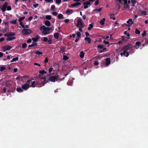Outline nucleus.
<instances>
[{
  "instance_id": "nucleus-1",
  "label": "nucleus",
  "mask_w": 148,
  "mask_h": 148,
  "mask_svg": "<svg viewBox=\"0 0 148 148\" xmlns=\"http://www.w3.org/2000/svg\"><path fill=\"white\" fill-rule=\"evenodd\" d=\"M135 47L136 49H138V47H137L136 46L134 45V46L131 43L125 45L123 47V49L124 50H126V51H127L128 50H130V49H133V48Z\"/></svg>"
},
{
  "instance_id": "nucleus-2",
  "label": "nucleus",
  "mask_w": 148,
  "mask_h": 148,
  "mask_svg": "<svg viewBox=\"0 0 148 148\" xmlns=\"http://www.w3.org/2000/svg\"><path fill=\"white\" fill-rule=\"evenodd\" d=\"M59 78L58 75H55L53 76H50L49 77V80L51 82H54L58 81V79Z\"/></svg>"
},
{
  "instance_id": "nucleus-3",
  "label": "nucleus",
  "mask_w": 148,
  "mask_h": 148,
  "mask_svg": "<svg viewBox=\"0 0 148 148\" xmlns=\"http://www.w3.org/2000/svg\"><path fill=\"white\" fill-rule=\"evenodd\" d=\"M32 32L29 29H23L22 31V32L23 34L27 35L32 33Z\"/></svg>"
},
{
  "instance_id": "nucleus-4",
  "label": "nucleus",
  "mask_w": 148,
  "mask_h": 148,
  "mask_svg": "<svg viewBox=\"0 0 148 148\" xmlns=\"http://www.w3.org/2000/svg\"><path fill=\"white\" fill-rule=\"evenodd\" d=\"M76 26L78 27H83V25L82 23V21L81 19L78 20Z\"/></svg>"
},
{
  "instance_id": "nucleus-5",
  "label": "nucleus",
  "mask_w": 148,
  "mask_h": 148,
  "mask_svg": "<svg viewBox=\"0 0 148 148\" xmlns=\"http://www.w3.org/2000/svg\"><path fill=\"white\" fill-rule=\"evenodd\" d=\"M45 28H46V29L44 30V31H42V34L44 35L49 34L50 33L49 31L50 29L49 28V27H47Z\"/></svg>"
},
{
  "instance_id": "nucleus-6",
  "label": "nucleus",
  "mask_w": 148,
  "mask_h": 148,
  "mask_svg": "<svg viewBox=\"0 0 148 148\" xmlns=\"http://www.w3.org/2000/svg\"><path fill=\"white\" fill-rule=\"evenodd\" d=\"M43 41L45 42H48V43L49 44H51L52 43L53 41L51 39L48 40V38L46 37H44L43 38Z\"/></svg>"
},
{
  "instance_id": "nucleus-7",
  "label": "nucleus",
  "mask_w": 148,
  "mask_h": 148,
  "mask_svg": "<svg viewBox=\"0 0 148 148\" xmlns=\"http://www.w3.org/2000/svg\"><path fill=\"white\" fill-rule=\"evenodd\" d=\"M8 3L6 2L1 7V9L3 12H4L6 11V8L8 6Z\"/></svg>"
},
{
  "instance_id": "nucleus-8",
  "label": "nucleus",
  "mask_w": 148,
  "mask_h": 148,
  "mask_svg": "<svg viewBox=\"0 0 148 148\" xmlns=\"http://www.w3.org/2000/svg\"><path fill=\"white\" fill-rule=\"evenodd\" d=\"M127 23H128V24H126L125 25L127 26H129L130 24L133 25L134 23L131 18L129 19L128 21H127Z\"/></svg>"
},
{
  "instance_id": "nucleus-9",
  "label": "nucleus",
  "mask_w": 148,
  "mask_h": 148,
  "mask_svg": "<svg viewBox=\"0 0 148 148\" xmlns=\"http://www.w3.org/2000/svg\"><path fill=\"white\" fill-rule=\"evenodd\" d=\"M22 88L24 90H26L28 89L29 88V86L28 84H25L22 86Z\"/></svg>"
},
{
  "instance_id": "nucleus-10",
  "label": "nucleus",
  "mask_w": 148,
  "mask_h": 148,
  "mask_svg": "<svg viewBox=\"0 0 148 148\" xmlns=\"http://www.w3.org/2000/svg\"><path fill=\"white\" fill-rule=\"evenodd\" d=\"M106 65L108 66L110 63V59L109 58H107L106 59Z\"/></svg>"
},
{
  "instance_id": "nucleus-11",
  "label": "nucleus",
  "mask_w": 148,
  "mask_h": 148,
  "mask_svg": "<svg viewBox=\"0 0 148 148\" xmlns=\"http://www.w3.org/2000/svg\"><path fill=\"white\" fill-rule=\"evenodd\" d=\"M3 48L5 49V51H9L12 48V47L10 45H7L3 47Z\"/></svg>"
},
{
  "instance_id": "nucleus-12",
  "label": "nucleus",
  "mask_w": 148,
  "mask_h": 148,
  "mask_svg": "<svg viewBox=\"0 0 148 148\" xmlns=\"http://www.w3.org/2000/svg\"><path fill=\"white\" fill-rule=\"evenodd\" d=\"M65 48V47L63 46H61L60 47V50L59 51V52L60 53H63L64 52Z\"/></svg>"
},
{
  "instance_id": "nucleus-13",
  "label": "nucleus",
  "mask_w": 148,
  "mask_h": 148,
  "mask_svg": "<svg viewBox=\"0 0 148 148\" xmlns=\"http://www.w3.org/2000/svg\"><path fill=\"white\" fill-rule=\"evenodd\" d=\"M39 38V37L38 36V35H37L35 38H32V39L33 40V41L35 42H37L38 41Z\"/></svg>"
},
{
  "instance_id": "nucleus-14",
  "label": "nucleus",
  "mask_w": 148,
  "mask_h": 148,
  "mask_svg": "<svg viewBox=\"0 0 148 148\" xmlns=\"http://www.w3.org/2000/svg\"><path fill=\"white\" fill-rule=\"evenodd\" d=\"M123 56L126 57H127L129 55V52L126 51V50H124L123 52Z\"/></svg>"
},
{
  "instance_id": "nucleus-15",
  "label": "nucleus",
  "mask_w": 148,
  "mask_h": 148,
  "mask_svg": "<svg viewBox=\"0 0 148 148\" xmlns=\"http://www.w3.org/2000/svg\"><path fill=\"white\" fill-rule=\"evenodd\" d=\"M73 12V10L71 9H68L66 12L65 13L70 14Z\"/></svg>"
},
{
  "instance_id": "nucleus-16",
  "label": "nucleus",
  "mask_w": 148,
  "mask_h": 148,
  "mask_svg": "<svg viewBox=\"0 0 148 148\" xmlns=\"http://www.w3.org/2000/svg\"><path fill=\"white\" fill-rule=\"evenodd\" d=\"M81 4V3L79 2H77L75 3H74L73 4H72L71 5V6L73 7H75L76 6H77L79 5H80Z\"/></svg>"
},
{
  "instance_id": "nucleus-17",
  "label": "nucleus",
  "mask_w": 148,
  "mask_h": 148,
  "mask_svg": "<svg viewBox=\"0 0 148 148\" xmlns=\"http://www.w3.org/2000/svg\"><path fill=\"white\" fill-rule=\"evenodd\" d=\"M124 1V3L125 4L124 8H126V6L127 7L128 9H129V5L127 4V0H122Z\"/></svg>"
},
{
  "instance_id": "nucleus-18",
  "label": "nucleus",
  "mask_w": 148,
  "mask_h": 148,
  "mask_svg": "<svg viewBox=\"0 0 148 148\" xmlns=\"http://www.w3.org/2000/svg\"><path fill=\"white\" fill-rule=\"evenodd\" d=\"M15 39H16V37H11L9 36V37H8L7 38L6 40L7 41H10L12 40H13Z\"/></svg>"
},
{
  "instance_id": "nucleus-19",
  "label": "nucleus",
  "mask_w": 148,
  "mask_h": 148,
  "mask_svg": "<svg viewBox=\"0 0 148 148\" xmlns=\"http://www.w3.org/2000/svg\"><path fill=\"white\" fill-rule=\"evenodd\" d=\"M106 21V19L105 18H103L102 19H101L100 21L99 22L100 23L101 25H103L105 23L104 22Z\"/></svg>"
},
{
  "instance_id": "nucleus-20",
  "label": "nucleus",
  "mask_w": 148,
  "mask_h": 148,
  "mask_svg": "<svg viewBox=\"0 0 148 148\" xmlns=\"http://www.w3.org/2000/svg\"><path fill=\"white\" fill-rule=\"evenodd\" d=\"M10 80H8L5 83V86L8 87H10L11 86V84L10 82Z\"/></svg>"
},
{
  "instance_id": "nucleus-21",
  "label": "nucleus",
  "mask_w": 148,
  "mask_h": 148,
  "mask_svg": "<svg viewBox=\"0 0 148 148\" xmlns=\"http://www.w3.org/2000/svg\"><path fill=\"white\" fill-rule=\"evenodd\" d=\"M45 25L47 26H49L51 24L50 22L48 20H46L45 22Z\"/></svg>"
},
{
  "instance_id": "nucleus-22",
  "label": "nucleus",
  "mask_w": 148,
  "mask_h": 148,
  "mask_svg": "<svg viewBox=\"0 0 148 148\" xmlns=\"http://www.w3.org/2000/svg\"><path fill=\"white\" fill-rule=\"evenodd\" d=\"M59 34L58 33H56L54 34V37L56 39L58 38L59 37Z\"/></svg>"
},
{
  "instance_id": "nucleus-23",
  "label": "nucleus",
  "mask_w": 148,
  "mask_h": 148,
  "mask_svg": "<svg viewBox=\"0 0 148 148\" xmlns=\"http://www.w3.org/2000/svg\"><path fill=\"white\" fill-rule=\"evenodd\" d=\"M84 40L88 41L89 43H90L91 42V39L88 37H86L85 38Z\"/></svg>"
},
{
  "instance_id": "nucleus-24",
  "label": "nucleus",
  "mask_w": 148,
  "mask_h": 148,
  "mask_svg": "<svg viewBox=\"0 0 148 148\" xmlns=\"http://www.w3.org/2000/svg\"><path fill=\"white\" fill-rule=\"evenodd\" d=\"M26 77V76H21V75H19V76H18L17 77H16V79L17 80H19L21 78H25Z\"/></svg>"
},
{
  "instance_id": "nucleus-25",
  "label": "nucleus",
  "mask_w": 148,
  "mask_h": 148,
  "mask_svg": "<svg viewBox=\"0 0 148 148\" xmlns=\"http://www.w3.org/2000/svg\"><path fill=\"white\" fill-rule=\"evenodd\" d=\"M58 19H63L64 18V16L63 15L61 14H58Z\"/></svg>"
},
{
  "instance_id": "nucleus-26",
  "label": "nucleus",
  "mask_w": 148,
  "mask_h": 148,
  "mask_svg": "<svg viewBox=\"0 0 148 148\" xmlns=\"http://www.w3.org/2000/svg\"><path fill=\"white\" fill-rule=\"evenodd\" d=\"M84 53L83 51H81L80 53V58H83L84 57Z\"/></svg>"
},
{
  "instance_id": "nucleus-27",
  "label": "nucleus",
  "mask_w": 148,
  "mask_h": 148,
  "mask_svg": "<svg viewBox=\"0 0 148 148\" xmlns=\"http://www.w3.org/2000/svg\"><path fill=\"white\" fill-rule=\"evenodd\" d=\"M102 10V8H100L98 9H95L93 10L94 11H96L98 12H100Z\"/></svg>"
},
{
  "instance_id": "nucleus-28",
  "label": "nucleus",
  "mask_w": 148,
  "mask_h": 148,
  "mask_svg": "<svg viewBox=\"0 0 148 148\" xmlns=\"http://www.w3.org/2000/svg\"><path fill=\"white\" fill-rule=\"evenodd\" d=\"M18 60V58L17 57L16 58H14L12 59L11 61V62H14V61H17Z\"/></svg>"
},
{
  "instance_id": "nucleus-29",
  "label": "nucleus",
  "mask_w": 148,
  "mask_h": 148,
  "mask_svg": "<svg viewBox=\"0 0 148 148\" xmlns=\"http://www.w3.org/2000/svg\"><path fill=\"white\" fill-rule=\"evenodd\" d=\"M140 13L141 15H146L147 14V12L146 11L140 10Z\"/></svg>"
},
{
  "instance_id": "nucleus-30",
  "label": "nucleus",
  "mask_w": 148,
  "mask_h": 148,
  "mask_svg": "<svg viewBox=\"0 0 148 148\" xmlns=\"http://www.w3.org/2000/svg\"><path fill=\"white\" fill-rule=\"evenodd\" d=\"M16 91L18 92H23V90L21 88H17L16 89Z\"/></svg>"
},
{
  "instance_id": "nucleus-31",
  "label": "nucleus",
  "mask_w": 148,
  "mask_h": 148,
  "mask_svg": "<svg viewBox=\"0 0 148 148\" xmlns=\"http://www.w3.org/2000/svg\"><path fill=\"white\" fill-rule=\"evenodd\" d=\"M39 73L42 75H43L44 74H46L47 73V71H45L44 70H43L41 71H40Z\"/></svg>"
},
{
  "instance_id": "nucleus-32",
  "label": "nucleus",
  "mask_w": 148,
  "mask_h": 148,
  "mask_svg": "<svg viewBox=\"0 0 148 148\" xmlns=\"http://www.w3.org/2000/svg\"><path fill=\"white\" fill-rule=\"evenodd\" d=\"M93 27V25L92 24H90L89 25V27L88 28V30H90Z\"/></svg>"
},
{
  "instance_id": "nucleus-33",
  "label": "nucleus",
  "mask_w": 148,
  "mask_h": 148,
  "mask_svg": "<svg viewBox=\"0 0 148 148\" xmlns=\"http://www.w3.org/2000/svg\"><path fill=\"white\" fill-rule=\"evenodd\" d=\"M83 5H88L90 4V1H86L85 2H84L83 3Z\"/></svg>"
},
{
  "instance_id": "nucleus-34",
  "label": "nucleus",
  "mask_w": 148,
  "mask_h": 148,
  "mask_svg": "<svg viewBox=\"0 0 148 148\" xmlns=\"http://www.w3.org/2000/svg\"><path fill=\"white\" fill-rule=\"evenodd\" d=\"M16 19L15 20H12L10 21V23H11L15 25L16 24Z\"/></svg>"
},
{
  "instance_id": "nucleus-35",
  "label": "nucleus",
  "mask_w": 148,
  "mask_h": 148,
  "mask_svg": "<svg viewBox=\"0 0 148 148\" xmlns=\"http://www.w3.org/2000/svg\"><path fill=\"white\" fill-rule=\"evenodd\" d=\"M45 18L47 19L50 20L51 19V17L50 15H47L46 16Z\"/></svg>"
},
{
  "instance_id": "nucleus-36",
  "label": "nucleus",
  "mask_w": 148,
  "mask_h": 148,
  "mask_svg": "<svg viewBox=\"0 0 148 148\" xmlns=\"http://www.w3.org/2000/svg\"><path fill=\"white\" fill-rule=\"evenodd\" d=\"M135 33L136 34H139L140 33V31L137 28L135 29Z\"/></svg>"
},
{
  "instance_id": "nucleus-37",
  "label": "nucleus",
  "mask_w": 148,
  "mask_h": 148,
  "mask_svg": "<svg viewBox=\"0 0 148 148\" xmlns=\"http://www.w3.org/2000/svg\"><path fill=\"white\" fill-rule=\"evenodd\" d=\"M135 45L137 46H141V43L139 41H137L136 42Z\"/></svg>"
},
{
  "instance_id": "nucleus-38",
  "label": "nucleus",
  "mask_w": 148,
  "mask_h": 148,
  "mask_svg": "<svg viewBox=\"0 0 148 148\" xmlns=\"http://www.w3.org/2000/svg\"><path fill=\"white\" fill-rule=\"evenodd\" d=\"M8 29L7 27H5L4 28H2V31L3 32H5L7 31V30Z\"/></svg>"
},
{
  "instance_id": "nucleus-39",
  "label": "nucleus",
  "mask_w": 148,
  "mask_h": 148,
  "mask_svg": "<svg viewBox=\"0 0 148 148\" xmlns=\"http://www.w3.org/2000/svg\"><path fill=\"white\" fill-rule=\"evenodd\" d=\"M25 18V16L19 18L18 19V21L19 22H22Z\"/></svg>"
},
{
  "instance_id": "nucleus-40",
  "label": "nucleus",
  "mask_w": 148,
  "mask_h": 148,
  "mask_svg": "<svg viewBox=\"0 0 148 148\" xmlns=\"http://www.w3.org/2000/svg\"><path fill=\"white\" fill-rule=\"evenodd\" d=\"M48 81V80H47V81H46V80H44V81L42 82H41V84H42V86H44L47 83V82Z\"/></svg>"
},
{
  "instance_id": "nucleus-41",
  "label": "nucleus",
  "mask_w": 148,
  "mask_h": 148,
  "mask_svg": "<svg viewBox=\"0 0 148 148\" xmlns=\"http://www.w3.org/2000/svg\"><path fill=\"white\" fill-rule=\"evenodd\" d=\"M6 69V67H4V66L1 67L0 68V71L1 72H2L3 71V70H5Z\"/></svg>"
},
{
  "instance_id": "nucleus-42",
  "label": "nucleus",
  "mask_w": 148,
  "mask_h": 148,
  "mask_svg": "<svg viewBox=\"0 0 148 148\" xmlns=\"http://www.w3.org/2000/svg\"><path fill=\"white\" fill-rule=\"evenodd\" d=\"M10 36H13L15 35V34L14 33L12 32H9Z\"/></svg>"
},
{
  "instance_id": "nucleus-43",
  "label": "nucleus",
  "mask_w": 148,
  "mask_h": 148,
  "mask_svg": "<svg viewBox=\"0 0 148 148\" xmlns=\"http://www.w3.org/2000/svg\"><path fill=\"white\" fill-rule=\"evenodd\" d=\"M35 53L38 55H42V52H41L39 51H36L35 52Z\"/></svg>"
},
{
  "instance_id": "nucleus-44",
  "label": "nucleus",
  "mask_w": 148,
  "mask_h": 148,
  "mask_svg": "<svg viewBox=\"0 0 148 148\" xmlns=\"http://www.w3.org/2000/svg\"><path fill=\"white\" fill-rule=\"evenodd\" d=\"M69 59V58L66 56H63V60H67Z\"/></svg>"
},
{
  "instance_id": "nucleus-45",
  "label": "nucleus",
  "mask_w": 148,
  "mask_h": 148,
  "mask_svg": "<svg viewBox=\"0 0 148 148\" xmlns=\"http://www.w3.org/2000/svg\"><path fill=\"white\" fill-rule=\"evenodd\" d=\"M35 81H33L32 82V84H31V86L32 87H34L36 86H35Z\"/></svg>"
},
{
  "instance_id": "nucleus-46",
  "label": "nucleus",
  "mask_w": 148,
  "mask_h": 148,
  "mask_svg": "<svg viewBox=\"0 0 148 148\" xmlns=\"http://www.w3.org/2000/svg\"><path fill=\"white\" fill-rule=\"evenodd\" d=\"M27 46V45L25 43H24L22 45V47L23 48H26Z\"/></svg>"
},
{
  "instance_id": "nucleus-47",
  "label": "nucleus",
  "mask_w": 148,
  "mask_h": 148,
  "mask_svg": "<svg viewBox=\"0 0 148 148\" xmlns=\"http://www.w3.org/2000/svg\"><path fill=\"white\" fill-rule=\"evenodd\" d=\"M55 6L54 5H52L51 6V9L52 11H54L55 10Z\"/></svg>"
},
{
  "instance_id": "nucleus-48",
  "label": "nucleus",
  "mask_w": 148,
  "mask_h": 148,
  "mask_svg": "<svg viewBox=\"0 0 148 148\" xmlns=\"http://www.w3.org/2000/svg\"><path fill=\"white\" fill-rule=\"evenodd\" d=\"M46 27L45 25H43L41 26L40 28V30H41L42 29L43 31H44V30L46 29L45 27Z\"/></svg>"
},
{
  "instance_id": "nucleus-49",
  "label": "nucleus",
  "mask_w": 148,
  "mask_h": 148,
  "mask_svg": "<svg viewBox=\"0 0 148 148\" xmlns=\"http://www.w3.org/2000/svg\"><path fill=\"white\" fill-rule=\"evenodd\" d=\"M125 35H126L128 37H129L130 36V34L129 33H128L127 32L125 31L124 32V33Z\"/></svg>"
},
{
  "instance_id": "nucleus-50",
  "label": "nucleus",
  "mask_w": 148,
  "mask_h": 148,
  "mask_svg": "<svg viewBox=\"0 0 148 148\" xmlns=\"http://www.w3.org/2000/svg\"><path fill=\"white\" fill-rule=\"evenodd\" d=\"M97 47L99 49H101L103 48V45H97Z\"/></svg>"
},
{
  "instance_id": "nucleus-51",
  "label": "nucleus",
  "mask_w": 148,
  "mask_h": 148,
  "mask_svg": "<svg viewBox=\"0 0 148 148\" xmlns=\"http://www.w3.org/2000/svg\"><path fill=\"white\" fill-rule=\"evenodd\" d=\"M56 2L57 4H60L61 2V0H56Z\"/></svg>"
},
{
  "instance_id": "nucleus-52",
  "label": "nucleus",
  "mask_w": 148,
  "mask_h": 148,
  "mask_svg": "<svg viewBox=\"0 0 148 148\" xmlns=\"http://www.w3.org/2000/svg\"><path fill=\"white\" fill-rule=\"evenodd\" d=\"M146 32L145 31L143 32V33L142 34V36L144 37L146 35Z\"/></svg>"
},
{
  "instance_id": "nucleus-53",
  "label": "nucleus",
  "mask_w": 148,
  "mask_h": 148,
  "mask_svg": "<svg viewBox=\"0 0 148 148\" xmlns=\"http://www.w3.org/2000/svg\"><path fill=\"white\" fill-rule=\"evenodd\" d=\"M99 1L98 0H96L94 3V5H97L99 4Z\"/></svg>"
},
{
  "instance_id": "nucleus-54",
  "label": "nucleus",
  "mask_w": 148,
  "mask_h": 148,
  "mask_svg": "<svg viewBox=\"0 0 148 148\" xmlns=\"http://www.w3.org/2000/svg\"><path fill=\"white\" fill-rule=\"evenodd\" d=\"M76 34L77 35V36L78 37H79V38H80V36H81V33L79 32H77V33Z\"/></svg>"
},
{
  "instance_id": "nucleus-55",
  "label": "nucleus",
  "mask_w": 148,
  "mask_h": 148,
  "mask_svg": "<svg viewBox=\"0 0 148 148\" xmlns=\"http://www.w3.org/2000/svg\"><path fill=\"white\" fill-rule=\"evenodd\" d=\"M99 64V62L97 61H95L94 63V64L95 66L98 65Z\"/></svg>"
},
{
  "instance_id": "nucleus-56",
  "label": "nucleus",
  "mask_w": 148,
  "mask_h": 148,
  "mask_svg": "<svg viewBox=\"0 0 148 148\" xmlns=\"http://www.w3.org/2000/svg\"><path fill=\"white\" fill-rule=\"evenodd\" d=\"M39 5V4L38 3H36L35 4H33V6L35 8H36V7H38Z\"/></svg>"
},
{
  "instance_id": "nucleus-57",
  "label": "nucleus",
  "mask_w": 148,
  "mask_h": 148,
  "mask_svg": "<svg viewBox=\"0 0 148 148\" xmlns=\"http://www.w3.org/2000/svg\"><path fill=\"white\" fill-rule=\"evenodd\" d=\"M45 1L47 2H49V3H50V2L53 3V0H45Z\"/></svg>"
},
{
  "instance_id": "nucleus-58",
  "label": "nucleus",
  "mask_w": 148,
  "mask_h": 148,
  "mask_svg": "<svg viewBox=\"0 0 148 148\" xmlns=\"http://www.w3.org/2000/svg\"><path fill=\"white\" fill-rule=\"evenodd\" d=\"M69 20L68 19H66L64 20V22L66 23H69Z\"/></svg>"
},
{
  "instance_id": "nucleus-59",
  "label": "nucleus",
  "mask_w": 148,
  "mask_h": 148,
  "mask_svg": "<svg viewBox=\"0 0 148 148\" xmlns=\"http://www.w3.org/2000/svg\"><path fill=\"white\" fill-rule=\"evenodd\" d=\"M6 8H7V10H8L10 11L11 10V8L10 6H7Z\"/></svg>"
},
{
  "instance_id": "nucleus-60",
  "label": "nucleus",
  "mask_w": 148,
  "mask_h": 148,
  "mask_svg": "<svg viewBox=\"0 0 148 148\" xmlns=\"http://www.w3.org/2000/svg\"><path fill=\"white\" fill-rule=\"evenodd\" d=\"M53 69V68H50L49 69H48V71H49V72L50 73H51V72L52 71V70Z\"/></svg>"
},
{
  "instance_id": "nucleus-61",
  "label": "nucleus",
  "mask_w": 148,
  "mask_h": 148,
  "mask_svg": "<svg viewBox=\"0 0 148 148\" xmlns=\"http://www.w3.org/2000/svg\"><path fill=\"white\" fill-rule=\"evenodd\" d=\"M129 53H132L133 52H134V50L132 49H130V50L129 51Z\"/></svg>"
},
{
  "instance_id": "nucleus-62",
  "label": "nucleus",
  "mask_w": 148,
  "mask_h": 148,
  "mask_svg": "<svg viewBox=\"0 0 148 148\" xmlns=\"http://www.w3.org/2000/svg\"><path fill=\"white\" fill-rule=\"evenodd\" d=\"M103 42L107 45L109 44V42L108 41H106L105 40L103 41Z\"/></svg>"
},
{
  "instance_id": "nucleus-63",
  "label": "nucleus",
  "mask_w": 148,
  "mask_h": 148,
  "mask_svg": "<svg viewBox=\"0 0 148 148\" xmlns=\"http://www.w3.org/2000/svg\"><path fill=\"white\" fill-rule=\"evenodd\" d=\"M32 40L31 38L28 39L27 41V42L28 43H31L32 42Z\"/></svg>"
},
{
  "instance_id": "nucleus-64",
  "label": "nucleus",
  "mask_w": 148,
  "mask_h": 148,
  "mask_svg": "<svg viewBox=\"0 0 148 148\" xmlns=\"http://www.w3.org/2000/svg\"><path fill=\"white\" fill-rule=\"evenodd\" d=\"M58 13L56 12H53L52 14L54 16H56L57 14Z\"/></svg>"
}]
</instances>
